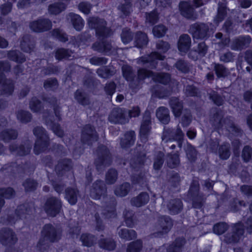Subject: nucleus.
<instances>
[{"label":"nucleus","instance_id":"obj_24","mask_svg":"<svg viewBox=\"0 0 252 252\" xmlns=\"http://www.w3.org/2000/svg\"><path fill=\"white\" fill-rule=\"evenodd\" d=\"M223 126L232 134L236 136L241 135L242 130L234 123V118L231 116H227L223 119Z\"/></svg>","mask_w":252,"mask_h":252},{"label":"nucleus","instance_id":"obj_37","mask_svg":"<svg viewBox=\"0 0 252 252\" xmlns=\"http://www.w3.org/2000/svg\"><path fill=\"white\" fill-rule=\"evenodd\" d=\"M156 116L159 121L163 124H167L170 122L169 111L165 107H159L156 111Z\"/></svg>","mask_w":252,"mask_h":252},{"label":"nucleus","instance_id":"obj_29","mask_svg":"<svg viewBox=\"0 0 252 252\" xmlns=\"http://www.w3.org/2000/svg\"><path fill=\"white\" fill-rule=\"evenodd\" d=\"M32 206L31 204L26 203L18 206L15 210V215L19 219H26L32 212Z\"/></svg>","mask_w":252,"mask_h":252},{"label":"nucleus","instance_id":"obj_48","mask_svg":"<svg viewBox=\"0 0 252 252\" xmlns=\"http://www.w3.org/2000/svg\"><path fill=\"white\" fill-rule=\"evenodd\" d=\"M7 57L10 60L18 63H23L26 61L24 55L18 50L9 51L7 54Z\"/></svg>","mask_w":252,"mask_h":252},{"label":"nucleus","instance_id":"obj_55","mask_svg":"<svg viewBox=\"0 0 252 252\" xmlns=\"http://www.w3.org/2000/svg\"><path fill=\"white\" fill-rule=\"evenodd\" d=\"M124 215L126 225L129 227H132L136 223L134 212L132 211L126 210L124 212Z\"/></svg>","mask_w":252,"mask_h":252},{"label":"nucleus","instance_id":"obj_27","mask_svg":"<svg viewBox=\"0 0 252 252\" xmlns=\"http://www.w3.org/2000/svg\"><path fill=\"white\" fill-rule=\"evenodd\" d=\"M35 43V40L32 35L25 34L23 36L21 41V48L25 52H31L34 48Z\"/></svg>","mask_w":252,"mask_h":252},{"label":"nucleus","instance_id":"obj_44","mask_svg":"<svg viewBox=\"0 0 252 252\" xmlns=\"http://www.w3.org/2000/svg\"><path fill=\"white\" fill-rule=\"evenodd\" d=\"M0 170L2 171H5L7 173L15 174L22 172L23 171V168L21 165H18L16 162H11L4 165Z\"/></svg>","mask_w":252,"mask_h":252},{"label":"nucleus","instance_id":"obj_12","mask_svg":"<svg viewBox=\"0 0 252 252\" xmlns=\"http://www.w3.org/2000/svg\"><path fill=\"white\" fill-rule=\"evenodd\" d=\"M62 230L52 224L48 223L44 225L41 231V234L47 238L52 243L57 242L61 239Z\"/></svg>","mask_w":252,"mask_h":252},{"label":"nucleus","instance_id":"obj_20","mask_svg":"<svg viewBox=\"0 0 252 252\" xmlns=\"http://www.w3.org/2000/svg\"><path fill=\"white\" fill-rule=\"evenodd\" d=\"M92 47L94 50L106 55H110L116 50L111 42L105 39L94 42Z\"/></svg>","mask_w":252,"mask_h":252},{"label":"nucleus","instance_id":"obj_30","mask_svg":"<svg viewBox=\"0 0 252 252\" xmlns=\"http://www.w3.org/2000/svg\"><path fill=\"white\" fill-rule=\"evenodd\" d=\"M191 46V38L187 34H182L179 39L178 47L179 50L183 53H187Z\"/></svg>","mask_w":252,"mask_h":252},{"label":"nucleus","instance_id":"obj_22","mask_svg":"<svg viewBox=\"0 0 252 252\" xmlns=\"http://www.w3.org/2000/svg\"><path fill=\"white\" fill-rule=\"evenodd\" d=\"M32 147V144L30 141H27L24 144L18 145L12 144L9 145V149L10 152L17 156H24L29 154Z\"/></svg>","mask_w":252,"mask_h":252},{"label":"nucleus","instance_id":"obj_41","mask_svg":"<svg viewBox=\"0 0 252 252\" xmlns=\"http://www.w3.org/2000/svg\"><path fill=\"white\" fill-rule=\"evenodd\" d=\"M2 90L0 91V95H10L12 94L14 88L13 81L6 78L2 83Z\"/></svg>","mask_w":252,"mask_h":252},{"label":"nucleus","instance_id":"obj_19","mask_svg":"<svg viewBox=\"0 0 252 252\" xmlns=\"http://www.w3.org/2000/svg\"><path fill=\"white\" fill-rule=\"evenodd\" d=\"M107 191L106 186L103 181L97 180L92 185L90 189V196L95 199H99Z\"/></svg>","mask_w":252,"mask_h":252},{"label":"nucleus","instance_id":"obj_6","mask_svg":"<svg viewBox=\"0 0 252 252\" xmlns=\"http://www.w3.org/2000/svg\"><path fill=\"white\" fill-rule=\"evenodd\" d=\"M211 23L196 22L190 26L189 32L193 39L206 40L210 36V26Z\"/></svg>","mask_w":252,"mask_h":252},{"label":"nucleus","instance_id":"obj_58","mask_svg":"<svg viewBox=\"0 0 252 252\" xmlns=\"http://www.w3.org/2000/svg\"><path fill=\"white\" fill-rule=\"evenodd\" d=\"M142 247V241L140 239L137 240L128 244L126 249V252H140Z\"/></svg>","mask_w":252,"mask_h":252},{"label":"nucleus","instance_id":"obj_26","mask_svg":"<svg viewBox=\"0 0 252 252\" xmlns=\"http://www.w3.org/2000/svg\"><path fill=\"white\" fill-rule=\"evenodd\" d=\"M74 97L76 101L82 106H88L91 104L89 94L83 89L77 90L74 94Z\"/></svg>","mask_w":252,"mask_h":252},{"label":"nucleus","instance_id":"obj_62","mask_svg":"<svg viewBox=\"0 0 252 252\" xmlns=\"http://www.w3.org/2000/svg\"><path fill=\"white\" fill-rule=\"evenodd\" d=\"M121 37L122 42L125 44H127L132 40L133 35L130 29L125 28L122 30Z\"/></svg>","mask_w":252,"mask_h":252},{"label":"nucleus","instance_id":"obj_3","mask_svg":"<svg viewBox=\"0 0 252 252\" xmlns=\"http://www.w3.org/2000/svg\"><path fill=\"white\" fill-rule=\"evenodd\" d=\"M33 133L36 137L33 151L38 155L45 151L49 145V138L46 130L42 127L37 126L33 129Z\"/></svg>","mask_w":252,"mask_h":252},{"label":"nucleus","instance_id":"obj_34","mask_svg":"<svg viewBox=\"0 0 252 252\" xmlns=\"http://www.w3.org/2000/svg\"><path fill=\"white\" fill-rule=\"evenodd\" d=\"M169 105L176 117L180 116L183 109V103L178 97H172L169 101Z\"/></svg>","mask_w":252,"mask_h":252},{"label":"nucleus","instance_id":"obj_28","mask_svg":"<svg viewBox=\"0 0 252 252\" xmlns=\"http://www.w3.org/2000/svg\"><path fill=\"white\" fill-rule=\"evenodd\" d=\"M169 213L175 215L180 213L183 210V204L182 200L179 198L171 199L167 204Z\"/></svg>","mask_w":252,"mask_h":252},{"label":"nucleus","instance_id":"obj_18","mask_svg":"<svg viewBox=\"0 0 252 252\" xmlns=\"http://www.w3.org/2000/svg\"><path fill=\"white\" fill-rule=\"evenodd\" d=\"M252 41L250 35H241L232 40L230 48L232 50L241 51L249 47Z\"/></svg>","mask_w":252,"mask_h":252},{"label":"nucleus","instance_id":"obj_31","mask_svg":"<svg viewBox=\"0 0 252 252\" xmlns=\"http://www.w3.org/2000/svg\"><path fill=\"white\" fill-rule=\"evenodd\" d=\"M79 196V191L76 188L68 187L65 189V198L70 205H75Z\"/></svg>","mask_w":252,"mask_h":252},{"label":"nucleus","instance_id":"obj_57","mask_svg":"<svg viewBox=\"0 0 252 252\" xmlns=\"http://www.w3.org/2000/svg\"><path fill=\"white\" fill-rule=\"evenodd\" d=\"M223 115L221 111H218L214 114L211 120L212 125L216 128H221L223 127Z\"/></svg>","mask_w":252,"mask_h":252},{"label":"nucleus","instance_id":"obj_56","mask_svg":"<svg viewBox=\"0 0 252 252\" xmlns=\"http://www.w3.org/2000/svg\"><path fill=\"white\" fill-rule=\"evenodd\" d=\"M26 192L33 191L36 189L38 183L37 182L31 178L27 179L22 184Z\"/></svg>","mask_w":252,"mask_h":252},{"label":"nucleus","instance_id":"obj_35","mask_svg":"<svg viewBox=\"0 0 252 252\" xmlns=\"http://www.w3.org/2000/svg\"><path fill=\"white\" fill-rule=\"evenodd\" d=\"M186 243V241L185 238H177L169 245L167 249V252H182Z\"/></svg>","mask_w":252,"mask_h":252},{"label":"nucleus","instance_id":"obj_60","mask_svg":"<svg viewBox=\"0 0 252 252\" xmlns=\"http://www.w3.org/2000/svg\"><path fill=\"white\" fill-rule=\"evenodd\" d=\"M16 115L17 119L23 123L30 122L32 118V114L29 111L23 110L18 111Z\"/></svg>","mask_w":252,"mask_h":252},{"label":"nucleus","instance_id":"obj_53","mask_svg":"<svg viewBox=\"0 0 252 252\" xmlns=\"http://www.w3.org/2000/svg\"><path fill=\"white\" fill-rule=\"evenodd\" d=\"M72 52L69 49L64 48L58 49L55 53V57L56 60L61 61L63 59H69L71 57Z\"/></svg>","mask_w":252,"mask_h":252},{"label":"nucleus","instance_id":"obj_16","mask_svg":"<svg viewBox=\"0 0 252 252\" xmlns=\"http://www.w3.org/2000/svg\"><path fill=\"white\" fill-rule=\"evenodd\" d=\"M62 207L60 199L55 197L48 198L44 205V210L46 213L51 217H55L58 214Z\"/></svg>","mask_w":252,"mask_h":252},{"label":"nucleus","instance_id":"obj_52","mask_svg":"<svg viewBox=\"0 0 252 252\" xmlns=\"http://www.w3.org/2000/svg\"><path fill=\"white\" fill-rule=\"evenodd\" d=\"M80 240L81 241L83 246L90 247L93 246L95 243L96 238L94 235L84 233L82 234L80 237Z\"/></svg>","mask_w":252,"mask_h":252},{"label":"nucleus","instance_id":"obj_36","mask_svg":"<svg viewBox=\"0 0 252 252\" xmlns=\"http://www.w3.org/2000/svg\"><path fill=\"white\" fill-rule=\"evenodd\" d=\"M119 236L125 241H130L137 237V233L133 229L127 228H121L120 227L117 228Z\"/></svg>","mask_w":252,"mask_h":252},{"label":"nucleus","instance_id":"obj_63","mask_svg":"<svg viewBox=\"0 0 252 252\" xmlns=\"http://www.w3.org/2000/svg\"><path fill=\"white\" fill-rule=\"evenodd\" d=\"M145 15L146 23H149L150 25L152 26L158 22V15L156 10H154L150 12H147Z\"/></svg>","mask_w":252,"mask_h":252},{"label":"nucleus","instance_id":"obj_64","mask_svg":"<svg viewBox=\"0 0 252 252\" xmlns=\"http://www.w3.org/2000/svg\"><path fill=\"white\" fill-rule=\"evenodd\" d=\"M102 214L105 219L115 218L117 216L116 209L114 206H107L104 208Z\"/></svg>","mask_w":252,"mask_h":252},{"label":"nucleus","instance_id":"obj_15","mask_svg":"<svg viewBox=\"0 0 252 252\" xmlns=\"http://www.w3.org/2000/svg\"><path fill=\"white\" fill-rule=\"evenodd\" d=\"M184 133L181 128L178 126L176 129L170 128H164L162 136V140L168 138L177 141L178 146L181 148L184 141Z\"/></svg>","mask_w":252,"mask_h":252},{"label":"nucleus","instance_id":"obj_39","mask_svg":"<svg viewBox=\"0 0 252 252\" xmlns=\"http://www.w3.org/2000/svg\"><path fill=\"white\" fill-rule=\"evenodd\" d=\"M135 134L133 131L126 132L121 140V146L123 148H129L133 145Z\"/></svg>","mask_w":252,"mask_h":252},{"label":"nucleus","instance_id":"obj_4","mask_svg":"<svg viewBox=\"0 0 252 252\" xmlns=\"http://www.w3.org/2000/svg\"><path fill=\"white\" fill-rule=\"evenodd\" d=\"M96 153L97 158L94 160V164L98 171H101L111 164L112 156L109 149L103 145L98 147Z\"/></svg>","mask_w":252,"mask_h":252},{"label":"nucleus","instance_id":"obj_5","mask_svg":"<svg viewBox=\"0 0 252 252\" xmlns=\"http://www.w3.org/2000/svg\"><path fill=\"white\" fill-rule=\"evenodd\" d=\"M88 23L90 28L95 29L96 34L99 38H106L111 35V30L107 27V23L104 19L90 17Z\"/></svg>","mask_w":252,"mask_h":252},{"label":"nucleus","instance_id":"obj_8","mask_svg":"<svg viewBox=\"0 0 252 252\" xmlns=\"http://www.w3.org/2000/svg\"><path fill=\"white\" fill-rule=\"evenodd\" d=\"M164 56L157 52H152L150 55L142 56L137 60V63L144 67L150 69L156 68L159 61L163 60Z\"/></svg>","mask_w":252,"mask_h":252},{"label":"nucleus","instance_id":"obj_14","mask_svg":"<svg viewBox=\"0 0 252 252\" xmlns=\"http://www.w3.org/2000/svg\"><path fill=\"white\" fill-rule=\"evenodd\" d=\"M151 113L149 111H146L143 116L139 131L141 140L143 142L148 140V136L151 132Z\"/></svg>","mask_w":252,"mask_h":252},{"label":"nucleus","instance_id":"obj_50","mask_svg":"<svg viewBox=\"0 0 252 252\" xmlns=\"http://www.w3.org/2000/svg\"><path fill=\"white\" fill-rule=\"evenodd\" d=\"M150 77H153V79L156 82L164 85L167 84L171 80V76L168 73L161 72L157 73L156 75H154L153 73L152 76Z\"/></svg>","mask_w":252,"mask_h":252},{"label":"nucleus","instance_id":"obj_10","mask_svg":"<svg viewBox=\"0 0 252 252\" xmlns=\"http://www.w3.org/2000/svg\"><path fill=\"white\" fill-rule=\"evenodd\" d=\"M52 23L48 18L40 17L29 23L30 29L34 32H43L51 29Z\"/></svg>","mask_w":252,"mask_h":252},{"label":"nucleus","instance_id":"obj_38","mask_svg":"<svg viewBox=\"0 0 252 252\" xmlns=\"http://www.w3.org/2000/svg\"><path fill=\"white\" fill-rule=\"evenodd\" d=\"M149 42L147 35L141 31H138L135 33L134 37V43L135 46L141 48L147 46Z\"/></svg>","mask_w":252,"mask_h":252},{"label":"nucleus","instance_id":"obj_61","mask_svg":"<svg viewBox=\"0 0 252 252\" xmlns=\"http://www.w3.org/2000/svg\"><path fill=\"white\" fill-rule=\"evenodd\" d=\"M125 2L123 3H120L118 6V9L124 15L127 16L130 13L132 3L131 0H124Z\"/></svg>","mask_w":252,"mask_h":252},{"label":"nucleus","instance_id":"obj_59","mask_svg":"<svg viewBox=\"0 0 252 252\" xmlns=\"http://www.w3.org/2000/svg\"><path fill=\"white\" fill-rule=\"evenodd\" d=\"M242 206H246V203L243 200H240L237 198H234L230 201V209L233 212L239 211Z\"/></svg>","mask_w":252,"mask_h":252},{"label":"nucleus","instance_id":"obj_45","mask_svg":"<svg viewBox=\"0 0 252 252\" xmlns=\"http://www.w3.org/2000/svg\"><path fill=\"white\" fill-rule=\"evenodd\" d=\"M230 145L227 143H224L219 146L218 154L220 158L223 160L228 159L230 156Z\"/></svg>","mask_w":252,"mask_h":252},{"label":"nucleus","instance_id":"obj_9","mask_svg":"<svg viewBox=\"0 0 252 252\" xmlns=\"http://www.w3.org/2000/svg\"><path fill=\"white\" fill-rule=\"evenodd\" d=\"M127 110L120 107L114 108L110 112L109 121L113 124H125L128 122Z\"/></svg>","mask_w":252,"mask_h":252},{"label":"nucleus","instance_id":"obj_21","mask_svg":"<svg viewBox=\"0 0 252 252\" xmlns=\"http://www.w3.org/2000/svg\"><path fill=\"white\" fill-rule=\"evenodd\" d=\"M179 7L181 14L183 17L191 20H195L197 19V14L189 2L181 1L179 3Z\"/></svg>","mask_w":252,"mask_h":252},{"label":"nucleus","instance_id":"obj_54","mask_svg":"<svg viewBox=\"0 0 252 252\" xmlns=\"http://www.w3.org/2000/svg\"><path fill=\"white\" fill-rule=\"evenodd\" d=\"M118 172L114 168L109 169L105 174V182L108 185H112L116 183L118 179Z\"/></svg>","mask_w":252,"mask_h":252},{"label":"nucleus","instance_id":"obj_1","mask_svg":"<svg viewBox=\"0 0 252 252\" xmlns=\"http://www.w3.org/2000/svg\"><path fill=\"white\" fill-rule=\"evenodd\" d=\"M124 77L129 82V87L133 90L138 89L141 87L144 79L152 76L153 72L144 68H140L136 74L132 68L128 65L122 67Z\"/></svg>","mask_w":252,"mask_h":252},{"label":"nucleus","instance_id":"obj_7","mask_svg":"<svg viewBox=\"0 0 252 252\" xmlns=\"http://www.w3.org/2000/svg\"><path fill=\"white\" fill-rule=\"evenodd\" d=\"M245 234L244 225L242 221L232 224L231 231L224 236V242L227 244L238 243Z\"/></svg>","mask_w":252,"mask_h":252},{"label":"nucleus","instance_id":"obj_40","mask_svg":"<svg viewBox=\"0 0 252 252\" xmlns=\"http://www.w3.org/2000/svg\"><path fill=\"white\" fill-rule=\"evenodd\" d=\"M18 136L16 130L12 129H7L0 133V139L4 142H9L11 140L16 139Z\"/></svg>","mask_w":252,"mask_h":252},{"label":"nucleus","instance_id":"obj_11","mask_svg":"<svg viewBox=\"0 0 252 252\" xmlns=\"http://www.w3.org/2000/svg\"><path fill=\"white\" fill-rule=\"evenodd\" d=\"M98 135L94 126L91 125H86L83 126L81 132V141L89 146L97 141Z\"/></svg>","mask_w":252,"mask_h":252},{"label":"nucleus","instance_id":"obj_43","mask_svg":"<svg viewBox=\"0 0 252 252\" xmlns=\"http://www.w3.org/2000/svg\"><path fill=\"white\" fill-rule=\"evenodd\" d=\"M96 73L99 77L107 79L114 75L115 70L113 66H105L97 69Z\"/></svg>","mask_w":252,"mask_h":252},{"label":"nucleus","instance_id":"obj_13","mask_svg":"<svg viewBox=\"0 0 252 252\" xmlns=\"http://www.w3.org/2000/svg\"><path fill=\"white\" fill-rule=\"evenodd\" d=\"M18 241L17 235L10 228H2L0 230V243L3 246L12 247Z\"/></svg>","mask_w":252,"mask_h":252},{"label":"nucleus","instance_id":"obj_32","mask_svg":"<svg viewBox=\"0 0 252 252\" xmlns=\"http://www.w3.org/2000/svg\"><path fill=\"white\" fill-rule=\"evenodd\" d=\"M184 85L183 92L187 97L196 96L198 94V89L193 84H188V80L184 78L182 80Z\"/></svg>","mask_w":252,"mask_h":252},{"label":"nucleus","instance_id":"obj_47","mask_svg":"<svg viewBox=\"0 0 252 252\" xmlns=\"http://www.w3.org/2000/svg\"><path fill=\"white\" fill-rule=\"evenodd\" d=\"M131 189L130 184L126 182L116 187L114 192L115 195L120 197L126 196Z\"/></svg>","mask_w":252,"mask_h":252},{"label":"nucleus","instance_id":"obj_25","mask_svg":"<svg viewBox=\"0 0 252 252\" xmlns=\"http://www.w3.org/2000/svg\"><path fill=\"white\" fill-rule=\"evenodd\" d=\"M99 247L105 250L113 251L116 247V241L112 237H104L103 235L98 241Z\"/></svg>","mask_w":252,"mask_h":252},{"label":"nucleus","instance_id":"obj_42","mask_svg":"<svg viewBox=\"0 0 252 252\" xmlns=\"http://www.w3.org/2000/svg\"><path fill=\"white\" fill-rule=\"evenodd\" d=\"M68 17L75 29L78 31H81L84 25L82 18L79 15L73 13H70Z\"/></svg>","mask_w":252,"mask_h":252},{"label":"nucleus","instance_id":"obj_33","mask_svg":"<svg viewBox=\"0 0 252 252\" xmlns=\"http://www.w3.org/2000/svg\"><path fill=\"white\" fill-rule=\"evenodd\" d=\"M149 201V195L146 192H142L136 197L131 198V204L132 206L140 207L146 205Z\"/></svg>","mask_w":252,"mask_h":252},{"label":"nucleus","instance_id":"obj_2","mask_svg":"<svg viewBox=\"0 0 252 252\" xmlns=\"http://www.w3.org/2000/svg\"><path fill=\"white\" fill-rule=\"evenodd\" d=\"M187 196L192 202V207L200 209L206 201L205 195L200 192L199 178L193 177L190 183Z\"/></svg>","mask_w":252,"mask_h":252},{"label":"nucleus","instance_id":"obj_17","mask_svg":"<svg viewBox=\"0 0 252 252\" xmlns=\"http://www.w3.org/2000/svg\"><path fill=\"white\" fill-rule=\"evenodd\" d=\"M173 225L171 219L168 216H162L159 218L157 225V231L153 235L155 237H160L168 233Z\"/></svg>","mask_w":252,"mask_h":252},{"label":"nucleus","instance_id":"obj_46","mask_svg":"<svg viewBox=\"0 0 252 252\" xmlns=\"http://www.w3.org/2000/svg\"><path fill=\"white\" fill-rule=\"evenodd\" d=\"M66 8V5L62 2H57L51 4L48 6V10L52 15H57Z\"/></svg>","mask_w":252,"mask_h":252},{"label":"nucleus","instance_id":"obj_51","mask_svg":"<svg viewBox=\"0 0 252 252\" xmlns=\"http://www.w3.org/2000/svg\"><path fill=\"white\" fill-rule=\"evenodd\" d=\"M166 162L167 166L169 168H176L179 165L180 163L179 155L176 153L168 154Z\"/></svg>","mask_w":252,"mask_h":252},{"label":"nucleus","instance_id":"obj_49","mask_svg":"<svg viewBox=\"0 0 252 252\" xmlns=\"http://www.w3.org/2000/svg\"><path fill=\"white\" fill-rule=\"evenodd\" d=\"M214 70L218 78H225L229 74L228 69L222 64L214 63Z\"/></svg>","mask_w":252,"mask_h":252},{"label":"nucleus","instance_id":"obj_23","mask_svg":"<svg viewBox=\"0 0 252 252\" xmlns=\"http://www.w3.org/2000/svg\"><path fill=\"white\" fill-rule=\"evenodd\" d=\"M73 163L71 159L63 158L58 161L55 166V171L59 176H63L73 168Z\"/></svg>","mask_w":252,"mask_h":252}]
</instances>
